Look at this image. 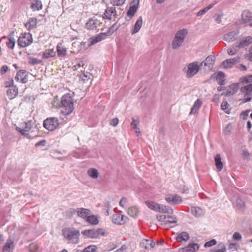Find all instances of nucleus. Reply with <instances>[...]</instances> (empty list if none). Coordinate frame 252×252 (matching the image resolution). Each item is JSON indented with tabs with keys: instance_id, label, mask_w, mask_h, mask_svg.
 I'll list each match as a JSON object with an SVG mask.
<instances>
[{
	"instance_id": "29",
	"label": "nucleus",
	"mask_w": 252,
	"mask_h": 252,
	"mask_svg": "<svg viewBox=\"0 0 252 252\" xmlns=\"http://www.w3.org/2000/svg\"><path fill=\"white\" fill-rule=\"evenodd\" d=\"M157 212L171 214L173 213V210L164 205L159 204Z\"/></svg>"
},
{
	"instance_id": "50",
	"label": "nucleus",
	"mask_w": 252,
	"mask_h": 252,
	"mask_svg": "<svg viewBox=\"0 0 252 252\" xmlns=\"http://www.w3.org/2000/svg\"><path fill=\"white\" fill-rule=\"evenodd\" d=\"M225 249H226V248H225V246L223 244H221L219 245L217 248H214L213 252H223L225 251Z\"/></svg>"
},
{
	"instance_id": "22",
	"label": "nucleus",
	"mask_w": 252,
	"mask_h": 252,
	"mask_svg": "<svg viewBox=\"0 0 252 252\" xmlns=\"http://www.w3.org/2000/svg\"><path fill=\"white\" fill-rule=\"evenodd\" d=\"M237 34L238 32H229L224 35V40L228 42H232L236 39Z\"/></svg>"
},
{
	"instance_id": "59",
	"label": "nucleus",
	"mask_w": 252,
	"mask_h": 252,
	"mask_svg": "<svg viewBox=\"0 0 252 252\" xmlns=\"http://www.w3.org/2000/svg\"><path fill=\"white\" fill-rule=\"evenodd\" d=\"M126 0H113L112 3L114 5H122L125 2Z\"/></svg>"
},
{
	"instance_id": "47",
	"label": "nucleus",
	"mask_w": 252,
	"mask_h": 252,
	"mask_svg": "<svg viewBox=\"0 0 252 252\" xmlns=\"http://www.w3.org/2000/svg\"><path fill=\"white\" fill-rule=\"evenodd\" d=\"M97 247L95 245H90L84 249L81 252H95Z\"/></svg>"
},
{
	"instance_id": "6",
	"label": "nucleus",
	"mask_w": 252,
	"mask_h": 252,
	"mask_svg": "<svg viewBox=\"0 0 252 252\" xmlns=\"http://www.w3.org/2000/svg\"><path fill=\"white\" fill-rule=\"evenodd\" d=\"M32 42V35L30 33H25L21 34L18 39V45L22 48L28 46Z\"/></svg>"
},
{
	"instance_id": "31",
	"label": "nucleus",
	"mask_w": 252,
	"mask_h": 252,
	"mask_svg": "<svg viewBox=\"0 0 252 252\" xmlns=\"http://www.w3.org/2000/svg\"><path fill=\"white\" fill-rule=\"evenodd\" d=\"M202 105L201 101L200 99H197L194 102V104L193 105L191 111L189 113V114H195L197 111L199 110L200 107H201Z\"/></svg>"
},
{
	"instance_id": "36",
	"label": "nucleus",
	"mask_w": 252,
	"mask_h": 252,
	"mask_svg": "<svg viewBox=\"0 0 252 252\" xmlns=\"http://www.w3.org/2000/svg\"><path fill=\"white\" fill-rule=\"evenodd\" d=\"M58 55L59 57L64 56L66 54V49L62 43H58L57 46Z\"/></svg>"
},
{
	"instance_id": "5",
	"label": "nucleus",
	"mask_w": 252,
	"mask_h": 252,
	"mask_svg": "<svg viewBox=\"0 0 252 252\" xmlns=\"http://www.w3.org/2000/svg\"><path fill=\"white\" fill-rule=\"evenodd\" d=\"M103 18L100 16H94L90 18L85 24V27L89 30H96L100 26Z\"/></svg>"
},
{
	"instance_id": "7",
	"label": "nucleus",
	"mask_w": 252,
	"mask_h": 252,
	"mask_svg": "<svg viewBox=\"0 0 252 252\" xmlns=\"http://www.w3.org/2000/svg\"><path fill=\"white\" fill-rule=\"evenodd\" d=\"M59 121L57 118L52 117L47 118L43 122L44 127L51 131H53L56 129L59 126Z\"/></svg>"
},
{
	"instance_id": "30",
	"label": "nucleus",
	"mask_w": 252,
	"mask_h": 252,
	"mask_svg": "<svg viewBox=\"0 0 252 252\" xmlns=\"http://www.w3.org/2000/svg\"><path fill=\"white\" fill-rule=\"evenodd\" d=\"M8 41L6 42V45L8 48L13 49L15 44V39L14 37V35L10 34L7 36Z\"/></svg>"
},
{
	"instance_id": "14",
	"label": "nucleus",
	"mask_w": 252,
	"mask_h": 252,
	"mask_svg": "<svg viewBox=\"0 0 252 252\" xmlns=\"http://www.w3.org/2000/svg\"><path fill=\"white\" fill-rule=\"evenodd\" d=\"M77 215L85 220L87 219L89 215L91 214V211L89 209L84 208H78L75 210Z\"/></svg>"
},
{
	"instance_id": "32",
	"label": "nucleus",
	"mask_w": 252,
	"mask_h": 252,
	"mask_svg": "<svg viewBox=\"0 0 252 252\" xmlns=\"http://www.w3.org/2000/svg\"><path fill=\"white\" fill-rule=\"evenodd\" d=\"M137 9L138 3L137 4H133L130 5L126 13V15L127 16L129 17V19H131L132 17L134 16V14L137 11Z\"/></svg>"
},
{
	"instance_id": "2",
	"label": "nucleus",
	"mask_w": 252,
	"mask_h": 252,
	"mask_svg": "<svg viewBox=\"0 0 252 252\" xmlns=\"http://www.w3.org/2000/svg\"><path fill=\"white\" fill-rule=\"evenodd\" d=\"M64 239L69 244H77L79 242L80 231L73 227H65L62 229Z\"/></svg>"
},
{
	"instance_id": "16",
	"label": "nucleus",
	"mask_w": 252,
	"mask_h": 252,
	"mask_svg": "<svg viewBox=\"0 0 252 252\" xmlns=\"http://www.w3.org/2000/svg\"><path fill=\"white\" fill-rule=\"evenodd\" d=\"M116 16V11L115 7H111L106 9L103 17V19H111Z\"/></svg>"
},
{
	"instance_id": "19",
	"label": "nucleus",
	"mask_w": 252,
	"mask_h": 252,
	"mask_svg": "<svg viewBox=\"0 0 252 252\" xmlns=\"http://www.w3.org/2000/svg\"><path fill=\"white\" fill-rule=\"evenodd\" d=\"M140 246L145 250H150L155 247V243L151 239H143L141 242Z\"/></svg>"
},
{
	"instance_id": "41",
	"label": "nucleus",
	"mask_w": 252,
	"mask_h": 252,
	"mask_svg": "<svg viewBox=\"0 0 252 252\" xmlns=\"http://www.w3.org/2000/svg\"><path fill=\"white\" fill-rule=\"evenodd\" d=\"M237 208L240 211H244L246 208L244 201L241 198H238L236 201Z\"/></svg>"
},
{
	"instance_id": "12",
	"label": "nucleus",
	"mask_w": 252,
	"mask_h": 252,
	"mask_svg": "<svg viewBox=\"0 0 252 252\" xmlns=\"http://www.w3.org/2000/svg\"><path fill=\"white\" fill-rule=\"evenodd\" d=\"M215 61V57L214 56H209L200 64L201 66L204 64L206 67L205 69L211 70L213 67Z\"/></svg>"
},
{
	"instance_id": "39",
	"label": "nucleus",
	"mask_w": 252,
	"mask_h": 252,
	"mask_svg": "<svg viewBox=\"0 0 252 252\" xmlns=\"http://www.w3.org/2000/svg\"><path fill=\"white\" fill-rule=\"evenodd\" d=\"M86 221L92 225H96L99 222L97 218L95 215L91 214L88 216Z\"/></svg>"
},
{
	"instance_id": "15",
	"label": "nucleus",
	"mask_w": 252,
	"mask_h": 252,
	"mask_svg": "<svg viewBox=\"0 0 252 252\" xmlns=\"http://www.w3.org/2000/svg\"><path fill=\"white\" fill-rule=\"evenodd\" d=\"M14 238L9 237L3 247L2 252H10L14 248Z\"/></svg>"
},
{
	"instance_id": "63",
	"label": "nucleus",
	"mask_w": 252,
	"mask_h": 252,
	"mask_svg": "<svg viewBox=\"0 0 252 252\" xmlns=\"http://www.w3.org/2000/svg\"><path fill=\"white\" fill-rule=\"evenodd\" d=\"M119 123V119L117 118H115L114 119H112L110 121V125L116 126H117L118 124Z\"/></svg>"
},
{
	"instance_id": "40",
	"label": "nucleus",
	"mask_w": 252,
	"mask_h": 252,
	"mask_svg": "<svg viewBox=\"0 0 252 252\" xmlns=\"http://www.w3.org/2000/svg\"><path fill=\"white\" fill-rule=\"evenodd\" d=\"M177 221V218L173 216H167V219L165 220V224H171V227H173L175 226L176 223Z\"/></svg>"
},
{
	"instance_id": "42",
	"label": "nucleus",
	"mask_w": 252,
	"mask_h": 252,
	"mask_svg": "<svg viewBox=\"0 0 252 252\" xmlns=\"http://www.w3.org/2000/svg\"><path fill=\"white\" fill-rule=\"evenodd\" d=\"M139 211L136 207H131L128 208V214L132 218H135L137 216Z\"/></svg>"
},
{
	"instance_id": "55",
	"label": "nucleus",
	"mask_w": 252,
	"mask_h": 252,
	"mask_svg": "<svg viewBox=\"0 0 252 252\" xmlns=\"http://www.w3.org/2000/svg\"><path fill=\"white\" fill-rule=\"evenodd\" d=\"M216 77L217 80H221L224 79L225 74L222 71H219L216 73Z\"/></svg>"
},
{
	"instance_id": "24",
	"label": "nucleus",
	"mask_w": 252,
	"mask_h": 252,
	"mask_svg": "<svg viewBox=\"0 0 252 252\" xmlns=\"http://www.w3.org/2000/svg\"><path fill=\"white\" fill-rule=\"evenodd\" d=\"M199 249V246L195 243H191L183 249V252H195Z\"/></svg>"
},
{
	"instance_id": "46",
	"label": "nucleus",
	"mask_w": 252,
	"mask_h": 252,
	"mask_svg": "<svg viewBox=\"0 0 252 252\" xmlns=\"http://www.w3.org/2000/svg\"><path fill=\"white\" fill-rule=\"evenodd\" d=\"M91 74L88 73H83L80 75V79L83 82L85 83L87 81H88L90 79Z\"/></svg>"
},
{
	"instance_id": "57",
	"label": "nucleus",
	"mask_w": 252,
	"mask_h": 252,
	"mask_svg": "<svg viewBox=\"0 0 252 252\" xmlns=\"http://www.w3.org/2000/svg\"><path fill=\"white\" fill-rule=\"evenodd\" d=\"M117 29V27L115 25H113L106 32L108 35H110L112 34L114 31H115Z\"/></svg>"
},
{
	"instance_id": "58",
	"label": "nucleus",
	"mask_w": 252,
	"mask_h": 252,
	"mask_svg": "<svg viewBox=\"0 0 252 252\" xmlns=\"http://www.w3.org/2000/svg\"><path fill=\"white\" fill-rule=\"evenodd\" d=\"M117 29V27L115 25H113L106 32L108 35H110L112 34L114 31H115Z\"/></svg>"
},
{
	"instance_id": "3",
	"label": "nucleus",
	"mask_w": 252,
	"mask_h": 252,
	"mask_svg": "<svg viewBox=\"0 0 252 252\" xmlns=\"http://www.w3.org/2000/svg\"><path fill=\"white\" fill-rule=\"evenodd\" d=\"M61 108L62 113L65 115H69L73 111V99L69 94H65L62 96Z\"/></svg>"
},
{
	"instance_id": "52",
	"label": "nucleus",
	"mask_w": 252,
	"mask_h": 252,
	"mask_svg": "<svg viewBox=\"0 0 252 252\" xmlns=\"http://www.w3.org/2000/svg\"><path fill=\"white\" fill-rule=\"evenodd\" d=\"M231 130V125L230 124H227L223 129V133L225 135H228L230 134Z\"/></svg>"
},
{
	"instance_id": "8",
	"label": "nucleus",
	"mask_w": 252,
	"mask_h": 252,
	"mask_svg": "<svg viewBox=\"0 0 252 252\" xmlns=\"http://www.w3.org/2000/svg\"><path fill=\"white\" fill-rule=\"evenodd\" d=\"M201 67L200 64L197 62L190 63L188 65L187 75L188 77H192L196 74Z\"/></svg>"
},
{
	"instance_id": "51",
	"label": "nucleus",
	"mask_w": 252,
	"mask_h": 252,
	"mask_svg": "<svg viewBox=\"0 0 252 252\" xmlns=\"http://www.w3.org/2000/svg\"><path fill=\"white\" fill-rule=\"evenodd\" d=\"M96 231L97 235H98V238H99L100 236H106L107 235V233L106 232L105 230L102 228L97 229Z\"/></svg>"
},
{
	"instance_id": "33",
	"label": "nucleus",
	"mask_w": 252,
	"mask_h": 252,
	"mask_svg": "<svg viewBox=\"0 0 252 252\" xmlns=\"http://www.w3.org/2000/svg\"><path fill=\"white\" fill-rule=\"evenodd\" d=\"M36 23V19L31 18L29 20V21L25 24V27L28 30H31L35 28Z\"/></svg>"
},
{
	"instance_id": "1",
	"label": "nucleus",
	"mask_w": 252,
	"mask_h": 252,
	"mask_svg": "<svg viewBox=\"0 0 252 252\" xmlns=\"http://www.w3.org/2000/svg\"><path fill=\"white\" fill-rule=\"evenodd\" d=\"M240 81L243 83L247 84L240 88V91L244 95L243 101H250L252 98V75L241 78Z\"/></svg>"
},
{
	"instance_id": "13",
	"label": "nucleus",
	"mask_w": 252,
	"mask_h": 252,
	"mask_svg": "<svg viewBox=\"0 0 252 252\" xmlns=\"http://www.w3.org/2000/svg\"><path fill=\"white\" fill-rule=\"evenodd\" d=\"M242 22L244 24H248L251 27L252 23V12L249 10L244 11L241 15Z\"/></svg>"
},
{
	"instance_id": "9",
	"label": "nucleus",
	"mask_w": 252,
	"mask_h": 252,
	"mask_svg": "<svg viewBox=\"0 0 252 252\" xmlns=\"http://www.w3.org/2000/svg\"><path fill=\"white\" fill-rule=\"evenodd\" d=\"M165 200L170 204L176 205L182 202V199L178 194H169L165 198Z\"/></svg>"
},
{
	"instance_id": "34",
	"label": "nucleus",
	"mask_w": 252,
	"mask_h": 252,
	"mask_svg": "<svg viewBox=\"0 0 252 252\" xmlns=\"http://www.w3.org/2000/svg\"><path fill=\"white\" fill-rule=\"evenodd\" d=\"M189 239V234L187 232H182L179 233L177 238L176 240L178 242L187 241Z\"/></svg>"
},
{
	"instance_id": "49",
	"label": "nucleus",
	"mask_w": 252,
	"mask_h": 252,
	"mask_svg": "<svg viewBox=\"0 0 252 252\" xmlns=\"http://www.w3.org/2000/svg\"><path fill=\"white\" fill-rule=\"evenodd\" d=\"M33 122L32 121H29L25 123L24 128L29 132L32 130L33 127Z\"/></svg>"
},
{
	"instance_id": "21",
	"label": "nucleus",
	"mask_w": 252,
	"mask_h": 252,
	"mask_svg": "<svg viewBox=\"0 0 252 252\" xmlns=\"http://www.w3.org/2000/svg\"><path fill=\"white\" fill-rule=\"evenodd\" d=\"M82 234L87 238L91 239H98L96 230L87 229L82 231Z\"/></svg>"
},
{
	"instance_id": "43",
	"label": "nucleus",
	"mask_w": 252,
	"mask_h": 252,
	"mask_svg": "<svg viewBox=\"0 0 252 252\" xmlns=\"http://www.w3.org/2000/svg\"><path fill=\"white\" fill-rule=\"evenodd\" d=\"M145 204L148 208L152 210L157 212L159 204L151 201H147L145 202Z\"/></svg>"
},
{
	"instance_id": "38",
	"label": "nucleus",
	"mask_w": 252,
	"mask_h": 252,
	"mask_svg": "<svg viewBox=\"0 0 252 252\" xmlns=\"http://www.w3.org/2000/svg\"><path fill=\"white\" fill-rule=\"evenodd\" d=\"M87 173L89 176L92 179H97L99 176V173L97 170L95 168H92L89 169Z\"/></svg>"
},
{
	"instance_id": "26",
	"label": "nucleus",
	"mask_w": 252,
	"mask_h": 252,
	"mask_svg": "<svg viewBox=\"0 0 252 252\" xmlns=\"http://www.w3.org/2000/svg\"><path fill=\"white\" fill-rule=\"evenodd\" d=\"M107 36H108V35L106 32L100 33L97 36H94L91 38V44L93 45L101 41L103 39H105Z\"/></svg>"
},
{
	"instance_id": "23",
	"label": "nucleus",
	"mask_w": 252,
	"mask_h": 252,
	"mask_svg": "<svg viewBox=\"0 0 252 252\" xmlns=\"http://www.w3.org/2000/svg\"><path fill=\"white\" fill-rule=\"evenodd\" d=\"M18 93V88L16 87L9 88L6 91V94L9 99L15 97Z\"/></svg>"
},
{
	"instance_id": "4",
	"label": "nucleus",
	"mask_w": 252,
	"mask_h": 252,
	"mask_svg": "<svg viewBox=\"0 0 252 252\" xmlns=\"http://www.w3.org/2000/svg\"><path fill=\"white\" fill-rule=\"evenodd\" d=\"M187 34L188 31L185 29L178 31L172 41V48L176 49L179 48L182 45Z\"/></svg>"
},
{
	"instance_id": "48",
	"label": "nucleus",
	"mask_w": 252,
	"mask_h": 252,
	"mask_svg": "<svg viewBox=\"0 0 252 252\" xmlns=\"http://www.w3.org/2000/svg\"><path fill=\"white\" fill-rule=\"evenodd\" d=\"M221 108L225 111L227 114L230 113V109H228V104L226 101H223L221 104Z\"/></svg>"
},
{
	"instance_id": "62",
	"label": "nucleus",
	"mask_w": 252,
	"mask_h": 252,
	"mask_svg": "<svg viewBox=\"0 0 252 252\" xmlns=\"http://www.w3.org/2000/svg\"><path fill=\"white\" fill-rule=\"evenodd\" d=\"M138 122H137L134 118L132 119V122L131 123V126L132 128L134 129L139 130V128L137 126Z\"/></svg>"
},
{
	"instance_id": "37",
	"label": "nucleus",
	"mask_w": 252,
	"mask_h": 252,
	"mask_svg": "<svg viewBox=\"0 0 252 252\" xmlns=\"http://www.w3.org/2000/svg\"><path fill=\"white\" fill-rule=\"evenodd\" d=\"M56 52L53 49H49L46 50L42 53V58L48 59L49 58L53 57L55 56Z\"/></svg>"
},
{
	"instance_id": "45",
	"label": "nucleus",
	"mask_w": 252,
	"mask_h": 252,
	"mask_svg": "<svg viewBox=\"0 0 252 252\" xmlns=\"http://www.w3.org/2000/svg\"><path fill=\"white\" fill-rule=\"evenodd\" d=\"M216 3V2H215L214 3H211L210 4H209L208 6H207V7L203 8V9L200 10L197 13L196 15L197 16H200L203 15L205 13H206L209 9H211L215 5V4Z\"/></svg>"
},
{
	"instance_id": "35",
	"label": "nucleus",
	"mask_w": 252,
	"mask_h": 252,
	"mask_svg": "<svg viewBox=\"0 0 252 252\" xmlns=\"http://www.w3.org/2000/svg\"><path fill=\"white\" fill-rule=\"evenodd\" d=\"M215 162L216 168L219 171H221L223 168V164L221 162L220 156L219 154L216 155L215 157Z\"/></svg>"
},
{
	"instance_id": "61",
	"label": "nucleus",
	"mask_w": 252,
	"mask_h": 252,
	"mask_svg": "<svg viewBox=\"0 0 252 252\" xmlns=\"http://www.w3.org/2000/svg\"><path fill=\"white\" fill-rule=\"evenodd\" d=\"M241 238V235L238 232H235L233 235V239L235 241H239Z\"/></svg>"
},
{
	"instance_id": "60",
	"label": "nucleus",
	"mask_w": 252,
	"mask_h": 252,
	"mask_svg": "<svg viewBox=\"0 0 252 252\" xmlns=\"http://www.w3.org/2000/svg\"><path fill=\"white\" fill-rule=\"evenodd\" d=\"M157 220L161 222H164L167 219V216L164 215H158L157 216Z\"/></svg>"
},
{
	"instance_id": "17",
	"label": "nucleus",
	"mask_w": 252,
	"mask_h": 252,
	"mask_svg": "<svg viewBox=\"0 0 252 252\" xmlns=\"http://www.w3.org/2000/svg\"><path fill=\"white\" fill-rule=\"evenodd\" d=\"M17 81H20L22 83H25L28 81L27 73L23 70H19L15 78Z\"/></svg>"
},
{
	"instance_id": "18",
	"label": "nucleus",
	"mask_w": 252,
	"mask_h": 252,
	"mask_svg": "<svg viewBox=\"0 0 252 252\" xmlns=\"http://www.w3.org/2000/svg\"><path fill=\"white\" fill-rule=\"evenodd\" d=\"M239 89V83H233L229 85L226 91L225 95L231 96L235 94Z\"/></svg>"
},
{
	"instance_id": "20",
	"label": "nucleus",
	"mask_w": 252,
	"mask_h": 252,
	"mask_svg": "<svg viewBox=\"0 0 252 252\" xmlns=\"http://www.w3.org/2000/svg\"><path fill=\"white\" fill-rule=\"evenodd\" d=\"M252 43V36H248L242 39L240 43L236 45V47L238 48H244L248 46Z\"/></svg>"
},
{
	"instance_id": "56",
	"label": "nucleus",
	"mask_w": 252,
	"mask_h": 252,
	"mask_svg": "<svg viewBox=\"0 0 252 252\" xmlns=\"http://www.w3.org/2000/svg\"><path fill=\"white\" fill-rule=\"evenodd\" d=\"M237 48L238 47L236 46L235 47H232L228 49L227 50L228 54L231 56L235 55L237 52Z\"/></svg>"
},
{
	"instance_id": "27",
	"label": "nucleus",
	"mask_w": 252,
	"mask_h": 252,
	"mask_svg": "<svg viewBox=\"0 0 252 252\" xmlns=\"http://www.w3.org/2000/svg\"><path fill=\"white\" fill-rule=\"evenodd\" d=\"M191 212L192 214L196 218L201 217L203 216L204 212L203 210L198 207H191Z\"/></svg>"
},
{
	"instance_id": "44",
	"label": "nucleus",
	"mask_w": 252,
	"mask_h": 252,
	"mask_svg": "<svg viewBox=\"0 0 252 252\" xmlns=\"http://www.w3.org/2000/svg\"><path fill=\"white\" fill-rule=\"evenodd\" d=\"M31 6L35 10H39L42 8V2L40 0H34Z\"/></svg>"
},
{
	"instance_id": "10",
	"label": "nucleus",
	"mask_w": 252,
	"mask_h": 252,
	"mask_svg": "<svg viewBox=\"0 0 252 252\" xmlns=\"http://www.w3.org/2000/svg\"><path fill=\"white\" fill-rule=\"evenodd\" d=\"M127 218L124 215L119 214H116L113 215L112 220L113 223L118 225H123L127 221Z\"/></svg>"
},
{
	"instance_id": "53",
	"label": "nucleus",
	"mask_w": 252,
	"mask_h": 252,
	"mask_svg": "<svg viewBox=\"0 0 252 252\" xmlns=\"http://www.w3.org/2000/svg\"><path fill=\"white\" fill-rule=\"evenodd\" d=\"M16 129L18 131L20 132L21 133V134L24 136H25L28 137V136L29 135V133L28 131H27L24 128H21L20 127H17L16 128Z\"/></svg>"
},
{
	"instance_id": "11",
	"label": "nucleus",
	"mask_w": 252,
	"mask_h": 252,
	"mask_svg": "<svg viewBox=\"0 0 252 252\" xmlns=\"http://www.w3.org/2000/svg\"><path fill=\"white\" fill-rule=\"evenodd\" d=\"M240 61V58L238 57L232 59H227L222 62L221 66L224 68H232L235 64L239 63Z\"/></svg>"
},
{
	"instance_id": "28",
	"label": "nucleus",
	"mask_w": 252,
	"mask_h": 252,
	"mask_svg": "<svg viewBox=\"0 0 252 252\" xmlns=\"http://www.w3.org/2000/svg\"><path fill=\"white\" fill-rule=\"evenodd\" d=\"M143 23V20L141 16L139 17L136 21L134 27L131 31V34H134L139 32Z\"/></svg>"
},
{
	"instance_id": "64",
	"label": "nucleus",
	"mask_w": 252,
	"mask_h": 252,
	"mask_svg": "<svg viewBox=\"0 0 252 252\" xmlns=\"http://www.w3.org/2000/svg\"><path fill=\"white\" fill-rule=\"evenodd\" d=\"M109 208H110V204L109 203H106L104 205V209L106 210L105 214L106 216H108L109 215Z\"/></svg>"
},
{
	"instance_id": "54",
	"label": "nucleus",
	"mask_w": 252,
	"mask_h": 252,
	"mask_svg": "<svg viewBox=\"0 0 252 252\" xmlns=\"http://www.w3.org/2000/svg\"><path fill=\"white\" fill-rule=\"evenodd\" d=\"M216 243H217V242H216V240L212 239V240L205 243L204 244V247L206 248V247H210L215 245L216 244Z\"/></svg>"
},
{
	"instance_id": "25",
	"label": "nucleus",
	"mask_w": 252,
	"mask_h": 252,
	"mask_svg": "<svg viewBox=\"0 0 252 252\" xmlns=\"http://www.w3.org/2000/svg\"><path fill=\"white\" fill-rule=\"evenodd\" d=\"M107 36H108V35L106 32L100 33L97 36H94L91 38V44L93 45L101 41L103 39H105Z\"/></svg>"
}]
</instances>
